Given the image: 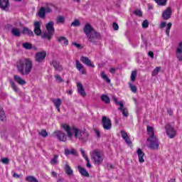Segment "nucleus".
<instances>
[{"mask_svg":"<svg viewBox=\"0 0 182 182\" xmlns=\"http://www.w3.org/2000/svg\"><path fill=\"white\" fill-rule=\"evenodd\" d=\"M109 72H110V73L114 74V73H116V69L110 68Z\"/></svg>","mask_w":182,"mask_h":182,"instance_id":"61","label":"nucleus"},{"mask_svg":"<svg viewBox=\"0 0 182 182\" xmlns=\"http://www.w3.org/2000/svg\"><path fill=\"white\" fill-rule=\"evenodd\" d=\"M41 25H42V22L41 21H35L33 23L34 33L37 36H41V35H42V30L41 29Z\"/></svg>","mask_w":182,"mask_h":182,"instance_id":"9","label":"nucleus"},{"mask_svg":"<svg viewBox=\"0 0 182 182\" xmlns=\"http://www.w3.org/2000/svg\"><path fill=\"white\" fill-rule=\"evenodd\" d=\"M149 56H150V58H154V53L151 51H149L148 53Z\"/></svg>","mask_w":182,"mask_h":182,"instance_id":"60","label":"nucleus"},{"mask_svg":"<svg viewBox=\"0 0 182 182\" xmlns=\"http://www.w3.org/2000/svg\"><path fill=\"white\" fill-rule=\"evenodd\" d=\"M9 6V0H0V8L3 11H6Z\"/></svg>","mask_w":182,"mask_h":182,"instance_id":"18","label":"nucleus"},{"mask_svg":"<svg viewBox=\"0 0 182 182\" xmlns=\"http://www.w3.org/2000/svg\"><path fill=\"white\" fill-rule=\"evenodd\" d=\"M70 154L76 156H77V151H76V149H70Z\"/></svg>","mask_w":182,"mask_h":182,"instance_id":"53","label":"nucleus"},{"mask_svg":"<svg viewBox=\"0 0 182 182\" xmlns=\"http://www.w3.org/2000/svg\"><path fill=\"white\" fill-rule=\"evenodd\" d=\"M136 77H137V71L134 70L132 72L131 74V81L132 82H135L136 81Z\"/></svg>","mask_w":182,"mask_h":182,"instance_id":"38","label":"nucleus"},{"mask_svg":"<svg viewBox=\"0 0 182 182\" xmlns=\"http://www.w3.org/2000/svg\"><path fill=\"white\" fill-rule=\"evenodd\" d=\"M167 112H168V114H170V116H171V114H173V109H168Z\"/></svg>","mask_w":182,"mask_h":182,"instance_id":"62","label":"nucleus"},{"mask_svg":"<svg viewBox=\"0 0 182 182\" xmlns=\"http://www.w3.org/2000/svg\"><path fill=\"white\" fill-rule=\"evenodd\" d=\"M23 33H24V35H28V36H35V34H33V31H32V30L28 28V27L23 28Z\"/></svg>","mask_w":182,"mask_h":182,"instance_id":"26","label":"nucleus"},{"mask_svg":"<svg viewBox=\"0 0 182 182\" xmlns=\"http://www.w3.org/2000/svg\"><path fill=\"white\" fill-rule=\"evenodd\" d=\"M101 77L102 79L105 80L107 83H110V79H109V77H107V75L104 71L101 73Z\"/></svg>","mask_w":182,"mask_h":182,"instance_id":"33","label":"nucleus"},{"mask_svg":"<svg viewBox=\"0 0 182 182\" xmlns=\"http://www.w3.org/2000/svg\"><path fill=\"white\" fill-rule=\"evenodd\" d=\"M160 70H161V68L160 67H156L153 71H152V76H157V75H159V72H160Z\"/></svg>","mask_w":182,"mask_h":182,"instance_id":"40","label":"nucleus"},{"mask_svg":"<svg viewBox=\"0 0 182 182\" xmlns=\"http://www.w3.org/2000/svg\"><path fill=\"white\" fill-rule=\"evenodd\" d=\"M55 78L56 82H58V83H62V82H63V80L62 79V77L59 74L55 75Z\"/></svg>","mask_w":182,"mask_h":182,"instance_id":"45","label":"nucleus"},{"mask_svg":"<svg viewBox=\"0 0 182 182\" xmlns=\"http://www.w3.org/2000/svg\"><path fill=\"white\" fill-rule=\"evenodd\" d=\"M14 78L15 82H16V83L21 85V86H23V85H26V81L25 80L22 79V77H21V76L14 75Z\"/></svg>","mask_w":182,"mask_h":182,"instance_id":"20","label":"nucleus"},{"mask_svg":"<svg viewBox=\"0 0 182 182\" xmlns=\"http://www.w3.org/2000/svg\"><path fill=\"white\" fill-rule=\"evenodd\" d=\"M102 124L105 130H110L112 129V120L107 118V117H102Z\"/></svg>","mask_w":182,"mask_h":182,"instance_id":"7","label":"nucleus"},{"mask_svg":"<svg viewBox=\"0 0 182 182\" xmlns=\"http://www.w3.org/2000/svg\"><path fill=\"white\" fill-rule=\"evenodd\" d=\"M101 100H102V102H105L107 105L110 103V98L107 95H102L101 96Z\"/></svg>","mask_w":182,"mask_h":182,"instance_id":"32","label":"nucleus"},{"mask_svg":"<svg viewBox=\"0 0 182 182\" xmlns=\"http://www.w3.org/2000/svg\"><path fill=\"white\" fill-rule=\"evenodd\" d=\"M78 171L81 176H83L84 177H89V172H87L85 168L78 166Z\"/></svg>","mask_w":182,"mask_h":182,"instance_id":"25","label":"nucleus"},{"mask_svg":"<svg viewBox=\"0 0 182 182\" xmlns=\"http://www.w3.org/2000/svg\"><path fill=\"white\" fill-rule=\"evenodd\" d=\"M58 159H59V156L54 155V157L50 161V164L52 166H55V164H58Z\"/></svg>","mask_w":182,"mask_h":182,"instance_id":"31","label":"nucleus"},{"mask_svg":"<svg viewBox=\"0 0 182 182\" xmlns=\"http://www.w3.org/2000/svg\"><path fill=\"white\" fill-rule=\"evenodd\" d=\"M50 65L53 66L55 70H58V72H62L63 70V67H62V65H60V63L59 61H57L56 60H53Z\"/></svg>","mask_w":182,"mask_h":182,"instance_id":"14","label":"nucleus"},{"mask_svg":"<svg viewBox=\"0 0 182 182\" xmlns=\"http://www.w3.org/2000/svg\"><path fill=\"white\" fill-rule=\"evenodd\" d=\"M65 156H69V154H70V149L65 148Z\"/></svg>","mask_w":182,"mask_h":182,"instance_id":"56","label":"nucleus"},{"mask_svg":"<svg viewBox=\"0 0 182 182\" xmlns=\"http://www.w3.org/2000/svg\"><path fill=\"white\" fill-rule=\"evenodd\" d=\"M65 16H58L57 18H56V20H55V22L58 25H59V23H65Z\"/></svg>","mask_w":182,"mask_h":182,"instance_id":"28","label":"nucleus"},{"mask_svg":"<svg viewBox=\"0 0 182 182\" xmlns=\"http://www.w3.org/2000/svg\"><path fill=\"white\" fill-rule=\"evenodd\" d=\"M129 86L133 93H136V92H137V87L133 84H132V82L129 83Z\"/></svg>","mask_w":182,"mask_h":182,"instance_id":"42","label":"nucleus"},{"mask_svg":"<svg viewBox=\"0 0 182 182\" xmlns=\"http://www.w3.org/2000/svg\"><path fill=\"white\" fill-rule=\"evenodd\" d=\"M65 173L68 176H73V171L70 168L69 164H65Z\"/></svg>","mask_w":182,"mask_h":182,"instance_id":"29","label":"nucleus"},{"mask_svg":"<svg viewBox=\"0 0 182 182\" xmlns=\"http://www.w3.org/2000/svg\"><path fill=\"white\" fill-rule=\"evenodd\" d=\"M160 6H166L167 5V0H154Z\"/></svg>","mask_w":182,"mask_h":182,"instance_id":"34","label":"nucleus"},{"mask_svg":"<svg viewBox=\"0 0 182 182\" xmlns=\"http://www.w3.org/2000/svg\"><path fill=\"white\" fill-rule=\"evenodd\" d=\"M142 28H149V21L147 20H144L143 21Z\"/></svg>","mask_w":182,"mask_h":182,"instance_id":"50","label":"nucleus"},{"mask_svg":"<svg viewBox=\"0 0 182 182\" xmlns=\"http://www.w3.org/2000/svg\"><path fill=\"white\" fill-rule=\"evenodd\" d=\"M166 133L170 139H174L176 137V132L174 127L168 124L165 126Z\"/></svg>","mask_w":182,"mask_h":182,"instance_id":"5","label":"nucleus"},{"mask_svg":"<svg viewBox=\"0 0 182 182\" xmlns=\"http://www.w3.org/2000/svg\"><path fill=\"white\" fill-rule=\"evenodd\" d=\"M77 87L78 93L80 95V96L85 97V96H86V92L85 91V88H83V85H82L80 82H77Z\"/></svg>","mask_w":182,"mask_h":182,"instance_id":"16","label":"nucleus"},{"mask_svg":"<svg viewBox=\"0 0 182 182\" xmlns=\"http://www.w3.org/2000/svg\"><path fill=\"white\" fill-rule=\"evenodd\" d=\"M40 136H42V137H48V132H46V130L45 129H42L40 132H39Z\"/></svg>","mask_w":182,"mask_h":182,"instance_id":"46","label":"nucleus"},{"mask_svg":"<svg viewBox=\"0 0 182 182\" xmlns=\"http://www.w3.org/2000/svg\"><path fill=\"white\" fill-rule=\"evenodd\" d=\"M10 85L14 92H19V88L18 87V86H16V84H15L14 81L10 80Z\"/></svg>","mask_w":182,"mask_h":182,"instance_id":"35","label":"nucleus"},{"mask_svg":"<svg viewBox=\"0 0 182 182\" xmlns=\"http://www.w3.org/2000/svg\"><path fill=\"white\" fill-rule=\"evenodd\" d=\"M61 127L66 132L67 136L69 139H72V137H73V133H75V139H78V140H81L82 141H86V140H87V137H89V133L86 131H80L76 127H73L71 129L67 124H62Z\"/></svg>","mask_w":182,"mask_h":182,"instance_id":"1","label":"nucleus"},{"mask_svg":"<svg viewBox=\"0 0 182 182\" xmlns=\"http://www.w3.org/2000/svg\"><path fill=\"white\" fill-rule=\"evenodd\" d=\"M171 26H173V24L171 23H168L166 30L167 36H170V30L171 29Z\"/></svg>","mask_w":182,"mask_h":182,"instance_id":"39","label":"nucleus"},{"mask_svg":"<svg viewBox=\"0 0 182 182\" xmlns=\"http://www.w3.org/2000/svg\"><path fill=\"white\" fill-rule=\"evenodd\" d=\"M53 25H55V22L53 21H50L48 22L46 26V28L48 31V32H50V33H55V28H53Z\"/></svg>","mask_w":182,"mask_h":182,"instance_id":"17","label":"nucleus"},{"mask_svg":"<svg viewBox=\"0 0 182 182\" xmlns=\"http://www.w3.org/2000/svg\"><path fill=\"white\" fill-rule=\"evenodd\" d=\"M80 60L84 63L85 65H87V66H90V68H95V64L92 63V61L89 58L82 56L80 58Z\"/></svg>","mask_w":182,"mask_h":182,"instance_id":"15","label":"nucleus"},{"mask_svg":"<svg viewBox=\"0 0 182 182\" xmlns=\"http://www.w3.org/2000/svg\"><path fill=\"white\" fill-rule=\"evenodd\" d=\"M53 103L57 109L58 112H60V106L62 105V100L60 98L53 100Z\"/></svg>","mask_w":182,"mask_h":182,"instance_id":"19","label":"nucleus"},{"mask_svg":"<svg viewBox=\"0 0 182 182\" xmlns=\"http://www.w3.org/2000/svg\"><path fill=\"white\" fill-rule=\"evenodd\" d=\"M16 68L18 73L22 76H26L32 72L33 63L29 58H23L17 61Z\"/></svg>","mask_w":182,"mask_h":182,"instance_id":"2","label":"nucleus"},{"mask_svg":"<svg viewBox=\"0 0 182 182\" xmlns=\"http://www.w3.org/2000/svg\"><path fill=\"white\" fill-rule=\"evenodd\" d=\"M51 174H52L53 177H55V178L58 177V173H56V172H55V171H52Z\"/></svg>","mask_w":182,"mask_h":182,"instance_id":"63","label":"nucleus"},{"mask_svg":"<svg viewBox=\"0 0 182 182\" xmlns=\"http://www.w3.org/2000/svg\"><path fill=\"white\" fill-rule=\"evenodd\" d=\"M171 14H173V10L171 9V7L166 8V9L164 10L162 13L163 19H164V21H168V19H170L171 18Z\"/></svg>","mask_w":182,"mask_h":182,"instance_id":"10","label":"nucleus"},{"mask_svg":"<svg viewBox=\"0 0 182 182\" xmlns=\"http://www.w3.org/2000/svg\"><path fill=\"white\" fill-rule=\"evenodd\" d=\"M45 11L46 14H50V12H52V4H47L45 7Z\"/></svg>","mask_w":182,"mask_h":182,"instance_id":"36","label":"nucleus"},{"mask_svg":"<svg viewBox=\"0 0 182 182\" xmlns=\"http://www.w3.org/2000/svg\"><path fill=\"white\" fill-rule=\"evenodd\" d=\"M84 33H85L86 36H88V35H90L91 33H93L95 32V29L93 27H92V25L90 23H87L83 28Z\"/></svg>","mask_w":182,"mask_h":182,"instance_id":"11","label":"nucleus"},{"mask_svg":"<svg viewBox=\"0 0 182 182\" xmlns=\"http://www.w3.org/2000/svg\"><path fill=\"white\" fill-rule=\"evenodd\" d=\"M147 132L149 137L147 139V141L149 144H147V147L151 150H159V147H160V144H159V139L154 134V129L153 127L148 126Z\"/></svg>","mask_w":182,"mask_h":182,"instance_id":"3","label":"nucleus"},{"mask_svg":"<svg viewBox=\"0 0 182 182\" xmlns=\"http://www.w3.org/2000/svg\"><path fill=\"white\" fill-rule=\"evenodd\" d=\"M112 27L114 31H119V25L117 24V23H113Z\"/></svg>","mask_w":182,"mask_h":182,"instance_id":"54","label":"nucleus"},{"mask_svg":"<svg viewBox=\"0 0 182 182\" xmlns=\"http://www.w3.org/2000/svg\"><path fill=\"white\" fill-rule=\"evenodd\" d=\"M134 14L135 15H136L137 16H141V15H142L141 11H140V10H136V11H134Z\"/></svg>","mask_w":182,"mask_h":182,"instance_id":"55","label":"nucleus"},{"mask_svg":"<svg viewBox=\"0 0 182 182\" xmlns=\"http://www.w3.org/2000/svg\"><path fill=\"white\" fill-rule=\"evenodd\" d=\"M6 119L5 115V112L2 110V108L0 107V120L4 121Z\"/></svg>","mask_w":182,"mask_h":182,"instance_id":"37","label":"nucleus"},{"mask_svg":"<svg viewBox=\"0 0 182 182\" xmlns=\"http://www.w3.org/2000/svg\"><path fill=\"white\" fill-rule=\"evenodd\" d=\"M91 159L93 160L95 164L100 166L103 163V153L102 151L98 149H95L91 153Z\"/></svg>","mask_w":182,"mask_h":182,"instance_id":"4","label":"nucleus"},{"mask_svg":"<svg viewBox=\"0 0 182 182\" xmlns=\"http://www.w3.org/2000/svg\"><path fill=\"white\" fill-rule=\"evenodd\" d=\"M23 48H24V49H31L32 48V44L30 43H23Z\"/></svg>","mask_w":182,"mask_h":182,"instance_id":"43","label":"nucleus"},{"mask_svg":"<svg viewBox=\"0 0 182 182\" xmlns=\"http://www.w3.org/2000/svg\"><path fill=\"white\" fill-rule=\"evenodd\" d=\"M38 15L40 18H43L46 16V11H45V7H41L38 11Z\"/></svg>","mask_w":182,"mask_h":182,"instance_id":"27","label":"nucleus"},{"mask_svg":"<svg viewBox=\"0 0 182 182\" xmlns=\"http://www.w3.org/2000/svg\"><path fill=\"white\" fill-rule=\"evenodd\" d=\"M66 92H67L68 95H73V91H72V90H67Z\"/></svg>","mask_w":182,"mask_h":182,"instance_id":"64","label":"nucleus"},{"mask_svg":"<svg viewBox=\"0 0 182 182\" xmlns=\"http://www.w3.org/2000/svg\"><path fill=\"white\" fill-rule=\"evenodd\" d=\"M53 35H54L53 33H50V32L43 33L41 34V38H43V39H48V41H50Z\"/></svg>","mask_w":182,"mask_h":182,"instance_id":"24","label":"nucleus"},{"mask_svg":"<svg viewBox=\"0 0 182 182\" xmlns=\"http://www.w3.org/2000/svg\"><path fill=\"white\" fill-rule=\"evenodd\" d=\"M78 71L80 73H81V75H86V68H85V66L78 70Z\"/></svg>","mask_w":182,"mask_h":182,"instance_id":"52","label":"nucleus"},{"mask_svg":"<svg viewBox=\"0 0 182 182\" xmlns=\"http://www.w3.org/2000/svg\"><path fill=\"white\" fill-rule=\"evenodd\" d=\"M45 58H46V52H39L36 54V61L41 63L45 60Z\"/></svg>","mask_w":182,"mask_h":182,"instance_id":"13","label":"nucleus"},{"mask_svg":"<svg viewBox=\"0 0 182 182\" xmlns=\"http://www.w3.org/2000/svg\"><path fill=\"white\" fill-rule=\"evenodd\" d=\"M73 45L78 49H80V48H82V46H80V44H77V43H73Z\"/></svg>","mask_w":182,"mask_h":182,"instance_id":"59","label":"nucleus"},{"mask_svg":"<svg viewBox=\"0 0 182 182\" xmlns=\"http://www.w3.org/2000/svg\"><path fill=\"white\" fill-rule=\"evenodd\" d=\"M87 38L91 43H96V42L100 39V33H97V31H94L87 36Z\"/></svg>","mask_w":182,"mask_h":182,"instance_id":"6","label":"nucleus"},{"mask_svg":"<svg viewBox=\"0 0 182 182\" xmlns=\"http://www.w3.org/2000/svg\"><path fill=\"white\" fill-rule=\"evenodd\" d=\"M53 137H56L60 141H66V134L62 131H55L53 134Z\"/></svg>","mask_w":182,"mask_h":182,"instance_id":"8","label":"nucleus"},{"mask_svg":"<svg viewBox=\"0 0 182 182\" xmlns=\"http://www.w3.org/2000/svg\"><path fill=\"white\" fill-rule=\"evenodd\" d=\"M121 136L122 139H124V140L127 139V137H129V136L127 135V133H126V132L123 130L121 131Z\"/></svg>","mask_w":182,"mask_h":182,"instance_id":"49","label":"nucleus"},{"mask_svg":"<svg viewBox=\"0 0 182 182\" xmlns=\"http://www.w3.org/2000/svg\"><path fill=\"white\" fill-rule=\"evenodd\" d=\"M137 155L139 157V163H144V152L143 151H141V149L140 148H139L137 149Z\"/></svg>","mask_w":182,"mask_h":182,"instance_id":"21","label":"nucleus"},{"mask_svg":"<svg viewBox=\"0 0 182 182\" xmlns=\"http://www.w3.org/2000/svg\"><path fill=\"white\" fill-rule=\"evenodd\" d=\"M80 151L82 154V156L84 157V159L86 160V161H89V158H87V156L86 155L85 150L82 149H80Z\"/></svg>","mask_w":182,"mask_h":182,"instance_id":"47","label":"nucleus"},{"mask_svg":"<svg viewBox=\"0 0 182 182\" xmlns=\"http://www.w3.org/2000/svg\"><path fill=\"white\" fill-rule=\"evenodd\" d=\"M124 141H126L127 144H129V146H131V144H132V141L130 140V138H129V137L125 138Z\"/></svg>","mask_w":182,"mask_h":182,"instance_id":"57","label":"nucleus"},{"mask_svg":"<svg viewBox=\"0 0 182 182\" xmlns=\"http://www.w3.org/2000/svg\"><path fill=\"white\" fill-rule=\"evenodd\" d=\"M113 100H114V103H115L117 106H119V107H120L121 106L123 107V105H124V104L123 103V101L119 102V101L117 100V98H116V97H113Z\"/></svg>","mask_w":182,"mask_h":182,"instance_id":"41","label":"nucleus"},{"mask_svg":"<svg viewBox=\"0 0 182 182\" xmlns=\"http://www.w3.org/2000/svg\"><path fill=\"white\" fill-rule=\"evenodd\" d=\"M58 42L61 43L63 46H68V45H69V41H68V39H66L65 37L58 38Z\"/></svg>","mask_w":182,"mask_h":182,"instance_id":"23","label":"nucleus"},{"mask_svg":"<svg viewBox=\"0 0 182 182\" xmlns=\"http://www.w3.org/2000/svg\"><path fill=\"white\" fill-rule=\"evenodd\" d=\"M1 163H3V164H9V159H8V158L2 159Z\"/></svg>","mask_w":182,"mask_h":182,"instance_id":"51","label":"nucleus"},{"mask_svg":"<svg viewBox=\"0 0 182 182\" xmlns=\"http://www.w3.org/2000/svg\"><path fill=\"white\" fill-rule=\"evenodd\" d=\"M166 25H167V23L166 22H161V24H160V28L161 29H163V28H166Z\"/></svg>","mask_w":182,"mask_h":182,"instance_id":"58","label":"nucleus"},{"mask_svg":"<svg viewBox=\"0 0 182 182\" xmlns=\"http://www.w3.org/2000/svg\"><path fill=\"white\" fill-rule=\"evenodd\" d=\"M176 55L178 60L182 62V42L179 43L176 48Z\"/></svg>","mask_w":182,"mask_h":182,"instance_id":"12","label":"nucleus"},{"mask_svg":"<svg viewBox=\"0 0 182 182\" xmlns=\"http://www.w3.org/2000/svg\"><path fill=\"white\" fill-rule=\"evenodd\" d=\"M75 65H76L77 70H80V69H82V68L84 67L82 63H80V62L78 61V60H76Z\"/></svg>","mask_w":182,"mask_h":182,"instance_id":"44","label":"nucleus"},{"mask_svg":"<svg viewBox=\"0 0 182 182\" xmlns=\"http://www.w3.org/2000/svg\"><path fill=\"white\" fill-rule=\"evenodd\" d=\"M72 26H80V21L77 19H75L72 23Z\"/></svg>","mask_w":182,"mask_h":182,"instance_id":"48","label":"nucleus"},{"mask_svg":"<svg viewBox=\"0 0 182 182\" xmlns=\"http://www.w3.org/2000/svg\"><path fill=\"white\" fill-rule=\"evenodd\" d=\"M11 33L14 35V36H21V31L18 28H13L11 30Z\"/></svg>","mask_w":182,"mask_h":182,"instance_id":"30","label":"nucleus"},{"mask_svg":"<svg viewBox=\"0 0 182 182\" xmlns=\"http://www.w3.org/2000/svg\"><path fill=\"white\" fill-rule=\"evenodd\" d=\"M118 110H120L124 116V117H129V109L127 108L124 107V104H123V106L118 107Z\"/></svg>","mask_w":182,"mask_h":182,"instance_id":"22","label":"nucleus"}]
</instances>
